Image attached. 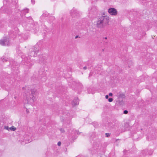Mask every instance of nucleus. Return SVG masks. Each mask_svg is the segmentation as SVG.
Segmentation results:
<instances>
[{
	"label": "nucleus",
	"mask_w": 157,
	"mask_h": 157,
	"mask_svg": "<svg viewBox=\"0 0 157 157\" xmlns=\"http://www.w3.org/2000/svg\"><path fill=\"white\" fill-rule=\"evenodd\" d=\"M61 142L60 141H59L58 143V144H57V145L59 146H60L61 145Z\"/></svg>",
	"instance_id": "nucleus-16"
},
{
	"label": "nucleus",
	"mask_w": 157,
	"mask_h": 157,
	"mask_svg": "<svg viewBox=\"0 0 157 157\" xmlns=\"http://www.w3.org/2000/svg\"><path fill=\"white\" fill-rule=\"evenodd\" d=\"M109 17L108 16L98 17L96 22V27L99 28H104L109 23Z\"/></svg>",
	"instance_id": "nucleus-2"
},
{
	"label": "nucleus",
	"mask_w": 157,
	"mask_h": 157,
	"mask_svg": "<svg viewBox=\"0 0 157 157\" xmlns=\"http://www.w3.org/2000/svg\"><path fill=\"white\" fill-rule=\"evenodd\" d=\"M110 134L109 133H106L105 134L106 137H108L110 136Z\"/></svg>",
	"instance_id": "nucleus-14"
},
{
	"label": "nucleus",
	"mask_w": 157,
	"mask_h": 157,
	"mask_svg": "<svg viewBox=\"0 0 157 157\" xmlns=\"http://www.w3.org/2000/svg\"><path fill=\"white\" fill-rule=\"evenodd\" d=\"M128 112L127 110H125L124 111L123 113L124 114H127V113H128Z\"/></svg>",
	"instance_id": "nucleus-15"
},
{
	"label": "nucleus",
	"mask_w": 157,
	"mask_h": 157,
	"mask_svg": "<svg viewBox=\"0 0 157 157\" xmlns=\"http://www.w3.org/2000/svg\"><path fill=\"white\" fill-rule=\"evenodd\" d=\"M105 38V39H107V37H106L105 38Z\"/></svg>",
	"instance_id": "nucleus-27"
},
{
	"label": "nucleus",
	"mask_w": 157,
	"mask_h": 157,
	"mask_svg": "<svg viewBox=\"0 0 157 157\" xmlns=\"http://www.w3.org/2000/svg\"><path fill=\"white\" fill-rule=\"evenodd\" d=\"M109 13L111 15L113 16H116L118 13L117 10L114 8H110L108 10Z\"/></svg>",
	"instance_id": "nucleus-3"
},
{
	"label": "nucleus",
	"mask_w": 157,
	"mask_h": 157,
	"mask_svg": "<svg viewBox=\"0 0 157 157\" xmlns=\"http://www.w3.org/2000/svg\"><path fill=\"white\" fill-rule=\"evenodd\" d=\"M31 2L33 4L34 3V0H31Z\"/></svg>",
	"instance_id": "nucleus-22"
},
{
	"label": "nucleus",
	"mask_w": 157,
	"mask_h": 157,
	"mask_svg": "<svg viewBox=\"0 0 157 157\" xmlns=\"http://www.w3.org/2000/svg\"><path fill=\"white\" fill-rule=\"evenodd\" d=\"M105 14L104 13H103V14H102V16H106V15H105Z\"/></svg>",
	"instance_id": "nucleus-26"
},
{
	"label": "nucleus",
	"mask_w": 157,
	"mask_h": 157,
	"mask_svg": "<svg viewBox=\"0 0 157 157\" xmlns=\"http://www.w3.org/2000/svg\"><path fill=\"white\" fill-rule=\"evenodd\" d=\"M9 44V40L7 38L0 40V44L3 46L8 45Z\"/></svg>",
	"instance_id": "nucleus-4"
},
{
	"label": "nucleus",
	"mask_w": 157,
	"mask_h": 157,
	"mask_svg": "<svg viewBox=\"0 0 157 157\" xmlns=\"http://www.w3.org/2000/svg\"><path fill=\"white\" fill-rule=\"evenodd\" d=\"M126 124H127L128 125V124L127 123Z\"/></svg>",
	"instance_id": "nucleus-30"
},
{
	"label": "nucleus",
	"mask_w": 157,
	"mask_h": 157,
	"mask_svg": "<svg viewBox=\"0 0 157 157\" xmlns=\"http://www.w3.org/2000/svg\"><path fill=\"white\" fill-rule=\"evenodd\" d=\"M73 11H74V10H71V12H70V13L71 14V15H72V16H74V14L73 13Z\"/></svg>",
	"instance_id": "nucleus-17"
},
{
	"label": "nucleus",
	"mask_w": 157,
	"mask_h": 157,
	"mask_svg": "<svg viewBox=\"0 0 157 157\" xmlns=\"http://www.w3.org/2000/svg\"><path fill=\"white\" fill-rule=\"evenodd\" d=\"M105 156L104 154H102L101 155L100 157H105Z\"/></svg>",
	"instance_id": "nucleus-23"
},
{
	"label": "nucleus",
	"mask_w": 157,
	"mask_h": 157,
	"mask_svg": "<svg viewBox=\"0 0 157 157\" xmlns=\"http://www.w3.org/2000/svg\"><path fill=\"white\" fill-rule=\"evenodd\" d=\"M59 130L61 131L62 133H64L65 132V131L64 129L62 128H60L59 129Z\"/></svg>",
	"instance_id": "nucleus-11"
},
{
	"label": "nucleus",
	"mask_w": 157,
	"mask_h": 157,
	"mask_svg": "<svg viewBox=\"0 0 157 157\" xmlns=\"http://www.w3.org/2000/svg\"><path fill=\"white\" fill-rule=\"evenodd\" d=\"M117 97L119 98L123 99L125 98V95L122 93H119L117 94Z\"/></svg>",
	"instance_id": "nucleus-6"
},
{
	"label": "nucleus",
	"mask_w": 157,
	"mask_h": 157,
	"mask_svg": "<svg viewBox=\"0 0 157 157\" xmlns=\"http://www.w3.org/2000/svg\"><path fill=\"white\" fill-rule=\"evenodd\" d=\"M113 94L111 93H110L109 94V96H113Z\"/></svg>",
	"instance_id": "nucleus-18"
},
{
	"label": "nucleus",
	"mask_w": 157,
	"mask_h": 157,
	"mask_svg": "<svg viewBox=\"0 0 157 157\" xmlns=\"http://www.w3.org/2000/svg\"><path fill=\"white\" fill-rule=\"evenodd\" d=\"M142 153L144 156H145L147 155L148 154V149L143 150L142 151Z\"/></svg>",
	"instance_id": "nucleus-7"
},
{
	"label": "nucleus",
	"mask_w": 157,
	"mask_h": 157,
	"mask_svg": "<svg viewBox=\"0 0 157 157\" xmlns=\"http://www.w3.org/2000/svg\"><path fill=\"white\" fill-rule=\"evenodd\" d=\"M94 89H87V91L88 94H94Z\"/></svg>",
	"instance_id": "nucleus-8"
},
{
	"label": "nucleus",
	"mask_w": 157,
	"mask_h": 157,
	"mask_svg": "<svg viewBox=\"0 0 157 157\" xmlns=\"http://www.w3.org/2000/svg\"><path fill=\"white\" fill-rule=\"evenodd\" d=\"M136 91H137L138 92L139 90H136Z\"/></svg>",
	"instance_id": "nucleus-29"
},
{
	"label": "nucleus",
	"mask_w": 157,
	"mask_h": 157,
	"mask_svg": "<svg viewBox=\"0 0 157 157\" xmlns=\"http://www.w3.org/2000/svg\"><path fill=\"white\" fill-rule=\"evenodd\" d=\"M76 132L77 133V134H78L80 133V132H79V131L78 130H76Z\"/></svg>",
	"instance_id": "nucleus-19"
},
{
	"label": "nucleus",
	"mask_w": 157,
	"mask_h": 157,
	"mask_svg": "<svg viewBox=\"0 0 157 157\" xmlns=\"http://www.w3.org/2000/svg\"><path fill=\"white\" fill-rule=\"evenodd\" d=\"M52 18H53V19H54V17H52Z\"/></svg>",
	"instance_id": "nucleus-31"
},
{
	"label": "nucleus",
	"mask_w": 157,
	"mask_h": 157,
	"mask_svg": "<svg viewBox=\"0 0 157 157\" xmlns=\"http://www.w3.org/2000/svg\"><path fill=\"white\" fill-rule=\"evenodd\" d=\"M152 152L153 151L152 150H150L149 151V152L148 151V154L150 155H151L152 154Z\"/></svg>",
	"instance_id": "nucleus-13"
},
{
	"label": "nucleus",
	"mask_w": 157,
	"mask_h": 157,
	"mask_svg": "<svg viewBox=\"0 0 157 157\" xmlns=\"http://www.w3.org/2000/svg\"><path fill=\"white\" fill-rule=\"evenodd\" d=\"M83 69L84 70H86L87 69V67H84L83 68Z\"/></svg>",
	"instance_id": "nucleus-24"
},
{
	"label": "nucleus",
	"mask_w": 157,
	"mask_h": 157,
	"mask_svg": "<svg viewBox=\"0 0 157 157\" xmlns=\"http://www.w3.org/2000/svg\"><path fill=\"white\" fill-rule=\"evenodd\" d=\"M78 104L79 100L78 98H76V99L75 98L71 102V104L73 107L75 106L76 105H78Z\"/></svg>",
	"instance_id": "nucleus-5"
},
{
	"label": "nucleus",
	"mask_w": 157,
	"mask_h": 157,
	"mask_svg": "<svg viewBox=\"0 0 157 157\" xmlns=\"http://www.w3.org/2000/svg\"><path fill=\"white\" fill-rule=\"evenodd\" d=\"M10 128H9L8 126H4V129H6V130H10Z\"/></svg>",
	"instance_id": "nucleus-10"
},
{
	"label": "nucleus",
	"mask_w": 157,
	"mask_h": 157,
	"mask_svg": "<svg viewBox=\"0 0 157 157\" xmlns=\"http://www.w3.org/2000/svg\"><path fill=\"white\" fill-rule=\"evenodd\" d=\"M78 37V36H76L75 37V38H77Z\"/></svg>",
	"instance_id": "nucleus-28"
},
{
	"label": "nucleus",
	"mask_w": 157,
	"mask_h": 157,
	"mask_svg": "<svg viewBox=\"0 0 157 157\" xmlns=\"http://www.w3.org/2000/svg\"><path fill=\"white\" fill-rule=\"evenodd\" d=\"M113 98H109L108 99V101L109 102H112L113 101Z\"/></svg>",
	"instance_id": "nucleus-12"
},
{
	"label": "nucleus",
	"mask_w": 157,
	"mask_h": 157,
	"mask_svg": "<svg viewBox=\"0 0 157 157\" xmlns=\"http://www.w3.org/2000/svg\"><path fill=\"white\" fill-rule=\"evenodd\" d=\"M26 112L27 113H29V111L27 109H26Z\"/></svg>",
	"instance_id": "nucleus-25"
},
{
	"label": "nucleus",
	"mask_w": 157,
	"mask_h": 157,
	"mask_svg": "<svg viewBox=\"0 0 157 157\" xmlns=\"http://www.w3.org/2000/svg\"><path fill=\"white\" fill-rule=\"evenodd\" d=\"M10 129L13 131H14L16 130V128L13 126H12V127L10 128Z\"/></svg>",
	"instance_id": "nucleus-9"
},
{
	"label": "nucleus",
	"mask_w": 157,
	"mask_h": 157,
	"mask_svg": "<svg viewBox=\"0 0 157 157\" xmlns=\"http://www.w3.org/2000/svg\"><path fill=\"white\" fill-rule=\"evenodd\" d=\"M37 94L35 89H26L25 91L24 97L28 101V103H33L35 101V96Z\"/></svg>",
	"instance_id": "nucleus-1"
},
{
	"label": "nucleus",
	"mask_w": 157,
	"mask_h": 157,
	"mask_svg": "<svg viewBox=\"0 0 157 157\" xmlns=\"http://www.w3.org/2000/svg\"><path fill=\"white\" fill-rule=\"evenodd\" d=\"M127 151L126 150H124L123 151V152L124 154H125Z\"/></svg>",
	"instance_id": "nucleus-21"
},
{
	"label": "nucleus",
	"mask_w": 157,
	"mask_h": 157,
	"mask_svg": "<svg viewBox=\"0 0 157 157\" xmlns=\"http://www.w3.org/2000/svg\"><path fill=\"white\" fill-rule=\"evenodd\" d=\"M105 98L107 99H108L109 98V95H105Z\"/></svg>",
	"instance_id": "nucleus-20"
}]
</instances>
